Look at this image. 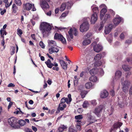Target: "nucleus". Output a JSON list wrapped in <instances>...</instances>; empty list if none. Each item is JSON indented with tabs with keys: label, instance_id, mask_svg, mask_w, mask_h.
<instances>
[{
	"label": "nucleus",
	"instance_id": "aec40b11",
	"mask_svg": "<svg viewBox=\"0 0 132 132\" xmlns=\"http://www.w3.org/2000/svg\"><path fill=\"white\" fill-rule=\"evenodd\" d=\"M108 95V93L106 90H104L102 91L100 94L101 97L104 98L107 97Z\"/></svg>",
	"mask_w": 132,
	"mask_h": 132
},
{
	"label": "nucleus",
	"instance_id": "bb28decb",
	"mask_svg": "<svg viewBox=\"0 0 132 132\" xmlns=\"http://www.w3.org/2000/svg\"><path fill=\"white\" fill-rule=\"evenodd\" d=\"M96 120L94 119L92 116H91V117L89 118L88 119V121L89 122V123L87 125H89L95 122L96 121Z\"/></svg>",
	"mask_w": 132,
	"mask_h": 132
},
{
	"label": "nucleus",
	"instance_id": "a19ab883",
	"mask_svg": "<svg viewBox=\"0 0 132 132\" xmlns=\"http://www.w3.org/2000/svg\"><path fill=\"white\" fill-rule=\"evenodd\" d=\"M18 109L19 111L18 110L15 111L14 112V113H16V114H23V113L20 110V108H19Z\"/></svg>",
	"mask_w": 132,
	"mask_h": 132
},
{
	"label": "nucleus",
	"instance_id": "7c9ffc66",
	"mask_svg": "<svg viewBox=\"0 0 132 132\" xmlns=\"http://www.w3.org/2000/svg\"><path fill=\"white\" fill-rule=\"evenodd\" d=\"M17 123H18L21 126H24L26 123V122L23 120H18Z\"/></svg>",
	"mask_w": 132,
	"mask_h": 132
},
{
	"label": "nucleus",
	"instance_id": "69168bd1",
	"mask_svg": "<svg viewBox=\"0 0 132 132\" xmlns=\"http://www.w3.org/2000/svg\"><path fill=\"white\" fill-rule=\"evenodd\" d=\"M131 43V41L130 40L128 39L126 40L125 43L128 44H130Z\"/></svg>",
	"mask_w": 132,
	"mask_h": 132
},
{
	"label": "nucleus",
	"instance_id": "ddd939ff",
	"mask_svg": "<svg viewBox=\"0 0 132 132\" xmlns=\"http://www.w3.org/2000/svg\"><path fill=\"white\" fill-rule=\"evenodd\" d=\"M93 49L94 51L98 53L102 50L103 47L101 45L98 44L94 46Z\"/></svg>",
	"mask_w": 132,
	"mask_h": 132
},
{
	"label": "nucleus",
	"instance_id": "9d476101",
	"mask_svg": "<svg viewBox=\"0 0 132 132\" xmlns=\"http://www.w3.org/2000/svg\"><path fill=\"white\" fill-rule=\"evenodd\" d=\"M18 120L14 117H11L8 120L9 124L11 126L15 125L18 122Z\"/></svg>",
	"mask_w": 132,
	"mask_h": 132
},
{
	"label": "nucleus",
	"instance_id": "a211bd4d",
	"mask_svg": "<svg viewBox=\"0 0 132 132\" xmlns=\"http://www.w3.org/2000/svg\"><path fill=\"white\" fill-rule=\"evenodd\" d=\"M60 62L61 66L63 69L66 70L67 69V63L65 62L62 60H60Z\"/></svg>",
	"mask_w": 132,
	"mask_h": 132
},
{
	"label": "nucleus",
	"instance_id": "39448f33",
	"mask_svg": "<svg viewBox=\"0 0 132 132\" xmlns=\"http://www.w3.org/2000/svg\"><path fill=\"white\" fill-rule=\"evenodd\" d=\"M89 18H87V21L84 22L80 26V30L81 32H83L88 30L89 28V25L87 21Z\"/></svg>",
	"mask_w": 132,
	"mask_h": 132
},
{
	"label": "nucleus",
	"instance_id": "ea45409f",
	"mask_svg": "<svg viewBox=\"0 0 132 132\" xmlns=\"http://www.w3.org/2000/svg\"><path fill=\"white\" fill-rule=\"evenodd\" d=\"M89 105V103L87 101H85L83 104V107L84 108H86Z\"/></svg>",
	"mask_w": 132,
	"mask_h": 132
},
{
	"label": "nucleus",
	"instance_id": "052dcab7",
	"mask_svg": "<svg viewBox=\"0 0 132 132\" xmlns=\"http://www.w3.org/2000/svg\"><path fill=\"white\" fill-rule=\"evenodd\" d=\"M129 94L130 95H132V86H131L129 89Z\"/></svg>",
	"mask_w": 132,
	"mask_h": 132
},
{
	"label": "nucleus",
	"instance_id": "473e14b6",
	"mask_svg": "<svg viewBox=\"0 0 132 132\" xmlns=\"http://www.w3.org/2000/svg\"><path fill=\"white\" fill-rule=\"evenodd\" d=\"M66 7L65 3H63L61 5L60 9V11H63L64 10Z\"/></svg>",
	"mask_w": 132,
	"mask_h": 132
},
{
	"label": "nucleus",
	"instance_id": "bf43d9fd",
	"mask_svg": "<svg viewBox=\"0 0 132 132\" xmlns=\"http://www.w3.org/2000/svg\"><path fill=\"white\" fill-rule=\"evenodd\" d=\"M110 94L112 96H114L115 95L114 90H111L110 91Z\"/></svg>",
	"mask_w": 132,
	"mask_h": 132
},
{
	"label": "nucleus",
	"instance_id": "6e6d98bb",
	"mask_svg": "<svg viewBox=\"0 0 132 132\" xmlns=\"http://www.w3.org/2000/svg\"><path fill=\"white\" fill-rule=\"evenodd\" d=\"M68 11L67 12H65V13H62L61 15V16L62 17H65L67 15V14H68Z\"/></svg>",
	"mask_w": 132,
	"mask_h": 132
},
{
	"label": "nucleus",
	"instance_id": "3c124183",
	"mask_svg": "<svg viewBox=\"0 0 132 132\" xmlns=\"http://www.w3.org/2000/svg\"><path fill=\"white\" fill-rule=\"evenodd\" d=\"M39 45L42 48H44L45 47V45L42 41H40L39 43Z\"/></svg>",
	"mask_w": 132,
	"mask_h": 132
},
{
	"label": "nucleus",
	"instance_id": "412c9836",
	"mask_svg": "<svg viewBox=\"0 0 132 132\" xmlns=\"http://www.w3.org/2000/svg\"><path fill=\"white\" fill-rule=\"evenodd\" d=\"M68 98H65V97H64V98L65 101V102H66L67 104H69L71 102L72 100V99L71 98V94H69L68 95Z\"/></svg>",
	"mask_w": 132,
	"mask_h": 132
},
{
	"label": "nucleus",
	"instance_id": "79ce46f5",
	"mask_svg": "<svg viewBox=\"0 0 132 132\" xmlns=\"http://www.w3.org/2000/svg\"><path fill=\"white\" fill-rule=\"evenodd\" d=\"M17 32L18 35L20 36H21V35L22 34V30L19 28L17 29Z\"/></svg>",
	"mask_w": 132,
	"mask_h": 132
},
{
	"label": "nucleus",
	"instance_id": "864d4df0",
	"mask_svg": "<svg viewBox=\"0 0 132 132\" xmlns=\"http://www.w3.org/2000/svg\"><path fill=\"white\" fill-rule=\"evenodd\" d=\"M24 131L25 132H33L31 129H29L28 128H25L24 129Z\"/></svg>",
	"mask_w": 132,
	"mask_h": 132
},
{
	"label": "nucleus",
	"instance_id": "c03bdc74",
	"mask_svg": "<svg viewBox=\"0 0 132 132\" xmlns=\"http://www.w3.org/2000/svg\"><path fill=\"white\" fill-rule=\"evenodd\" d=\"M65 102V101L64 97L62 98L61 101V103L59 104V106H62V105L64 104V103Z\"/></svg>",
	"mask_w": 132,
	"mask_h": 132
},
{
	"label": "nucleus",
	"instance_id": "20e7f679",
	"mask_svg": "<svg viewBox=\"0 0 132 132\" xmlns=\"http://www.w3.org/2000/svg\"><path fill=\"white\" fill-rule=\"evenodd\" d=\"M102 57L101 54H97L94 57V60L95 62L94 63V67H98L102 64V62L100 61Z\"/></svg>",
	"mask_w": 132,
	"mask_h": 132
},
{
	"label": "nucleus",
	"instance_id": "6e6552de",
	"mask_svg": "<svg viewBox=\"0 0 132 132\" xmlns=\"http://www.w3.org/2000/svg\"><path fill=\"white\" fill-rule=\"evenodd\" d=\"M104 106L103 105H100L96 107L94 111V112L96 115H99L102 110L104 109Z\"/></svg>",
	"mask_w": 132,
	"mask_h": 132
},
{
	"label": "nucleus",
	"instance_id": "c9c22d12",
	"mask_svg": "<svg viewBox=\"0 0 132 132\" xmlns=\"http://www.w3.org/2000/svg\"><path fill=\"white\" fill-rule=\"evenodd\" d=\"M12 9L13 10V12L14 13H16L17 11L18 10L17 6L15 4H13V5Z\"/></svg>",
	"mask_w": 132,
	"mask_h": 132
},
{
	"label": "nucleus",
	"instance_id": "f704fd0d",
	"mask_svg": "<svg viewBox=\"0 0 132 132\" xmlns=\"http://www.w3.org/2000/svg\"><path fill=\"white\" fill-rule=\"evenodd\" d=\"M0 34L1 37L4 38V35H6L7 33L4 30L2 29L0 30Z\"/></svg>",
	"mask_w": 132,
	"mask_h": 132
},
{
	"label": "nucleus",
	"instance_id": "0eeeda50",
	"mask_svg": "<svg viewBox=\"0 0 132 132\" xmlns=\"http://www.w3.org/2000/svg\"><path fill=\"white\" fill-rule=\"evenodd\" d=\"M68 32L69 36L71 39L73 38V34L75 36H77L78 34L77 29L75 28H73V29L70 28Z\"/></svg>",
	"mask_w": 132,
	"mask_h": 132
},
{
	"label": "nucleus",
	"instance_id": "f03ea898",
	"mask_svg": "<svg viewBox=\"0 0 132 132\" xmlns=\"http://www.w3.org/2000/svg\"><path fill=\"white\" fill-rule=\"evenodd\" d=\"M89 71L90 74L92 75L97 74L98 75L102 76L103 75L104 72L103 69L100 67H95Z\"/></svg>",
	"mask_w": 132,
	"mask_h": 132
},
{
	"label": "nucleus",
	"instance_id": "13d9d810",
	"mask_svg": "<svg viewBox=\"0 0 132 132\" xmlns=\"http://www.w3.org/2000/svg\"><path fill=\"white\" fill-rule=\"evenodd\" d=\"M120 38L121 39H123L125 37L124 35L123 34V33H122L120 35Z\"/></svg>",
	"mask_w": 132,
	"mask_h": 132
},
{
	"label": "nucleus",
	"instance_id": "49530a36",
	"mask_svg": "<svg viewBox=\"0 0 132 132\" xmlns=\"http://www.w3.org/2000/svg\"><path fill=\"white\" fill-rule=\"evenodd\" d=\"M80 123H78L76 125V128L78 130L80 131L81 130V126Z\"/></svg>",
	"mask_w": 132,
	"mask_h": 132
},
{
	"label": "nucleus",
	"instance_id": "f3484780",
	"mask_svg": "<svg viewBox=\"0 0 132 132\" xmlns=\"http://www.w3.org/2000/svg\"><path fill=\"white\" fill-rule=\"evenodd\" d=\"M122 125V123L121 122H117L115 123L113 125V128H111V131L113 130L114 129H116L118 128H120Z\"/></svg>",
	"mask_w": 132,
	"mask_h": 132
},
{
	"label": "nucleus",
	"instance_id": "338daca9",
	"mask_svg": "<svg viewBox=\"0 0 132 132\" xmlns=\"http://www.w3.org/2000/svg\"><path fill=\"white\" fill-rule=\"evenodd\" d=\"M85 73V72H84L82 71L80 74V77H82L84 75Z\"/></svg>",
	"mask_w": 132,
	"mask_h": 132
},
{
	"label": "nucleus",
	"instance_id": "a878e982",
	"mask_svg": "<svg viewBox=\"0 0 132 132\" xmlns=\"http://www.w3.org/2000/svg\"><path fill=\"white\" fill-rule=\"evenodd\" d=\"M48 45L50 46H53L56 45V42L52 40H48Z\"/></svg>",
	"mask_w": 132,
	"mask_h": 132
},
{
	"label": "nucleus",
	"instance_id": "4c0bfd02",
	"mask_svg": "<svg viewBox=\"0 0 132 132\" xmlns=\"http://www.w3.org/2000/svg\"><path fill=\"white\" fill-rule=\"evenodd\" d=\"M15 47H11V55H13L15 52Z\"/></svg>",
	"mask_w": 132,
	"mask_h": 132
},
{
	"label": "nucleus",
	"instance_id": "5701e85b",
	"mask_svg": "<svg viewBox=\"0 0 132 132\" xmlns=\"http://www.w3.org/2000/svg\"><path fill=\"white\" fill-rule=\"evenodd\" d=\"M90 43V40L86 38L83 41L82 44L83 45H87L89 44Z\"/></svg>",
	"mask_w": 132,
	"mask_h": 132
},
{
	"label": "nucleus",
	"instance_id": "c85d7f7f",
	"mask_svg": "<svg viewBox=\"0 0 132 132\" xmlns=\"http://www.w3.org/2000/svg\"><path fill=\"white\" fill-rule=\"evenodd\" d=\"M95 6V5H93L92 6V10L94 12L97 13L98 12V8L97 7H94Z\"/></svg>",
	"mask_w": 132,
	"mask_h": 132
},
{
	"label": "nucleus",
	"instance_id": "37998d69",
	"mask_svg": "<svg viewBox=\"0 0 132 132\" xmlns=\"http://www.w3.org/2000/svg\"><path fill=\"white\" fill-rule=\"evenodd\" d=\"M89 102L91 103V104L94 106H95L97 104V103L96 100H94L89 101Z\"/></svg>",
	"mask_w": 132,
	"mask_h": 132
},
{
	"label": "nucleus",
	"instance_id": "09e8293b",
	"mask_svg": "<svg viewBox=\"0 0 132 132\" xmlns=\"http://www.w3.org/2000/svg\"><path fill=\"white\" fill-rule=\"evenodd\" d=\"M69 132H77L76 130L71 128H69Z\"/></svg>",
	"mask_w": 132,
	"mask_h": 132
},
{
	"label": "nucleus",
	"instance_id": "774afa93",
	"mask_svg": "<svg viewBox=\"0 0 132 132\" xmlns=\"http://www.w3.org/2000/svg\"><path fill=\"white\" fill-rule=\"evenodd\" d=\"M54 70H56V71H58L59 70V68L58 67H53L52 68Z\"/></svg>",
	"mask_w": 132,
	"mask_h": 132
},
{
	"label": "nucleus",
	"instance_id": "4d7b16f0",
	"mask_svg": "<svg viewBox=\"0 0 132 132\" xmlns=\"http://www.w3.org/2000/svg\"><path fill=\"white\" fill-rule=\"evenodd\" d=\"M77 77L76 76H75L74 78L76 79V80H74V84L75 83H77L79 79V78H77Z\"/></svg>",
	"mask_w": 132,
	"mask_h": 132
},
{
	"label": "nucleus",
	"instance_id": "72a5a7b5",
	"mask_svg": "<svg viewBox=\"0 0 132 132\" xmlns=\"http://www.w3.org/2000/svg\"><path fill=\"white\" fill-rule=\"evenodd\" d=\"M62 106H59V107L58 108V111L60 110L62 111L64 110V108L66 107V105L65 104L62 105Z\"/></svg>",
	"mask_w": 132,
	"mask_h": 132
},
{
	"label": "nucleus",
	"instance_id": "dca6fc26",
	"mask_svg": "<svg viewBox=\"0 0 132 132\" xmlns=\"http://www.w3.org/2000/svg\"><path fill=\"white\" fill-rule=\"evenodd\" d=\"M59 50V48L58 47H52L49 49V52L51 54L55 52L57 53Z\"/></svg>",
	"mask_w": 132,
	"mask_h": 132
},
{
	"label": "nucleus",
	"instance_id": "e2e57ef3",
	"mask_svg": "<svg viewBox=\"0 0 132 132\" xmlns=\"http://www.w3.org/2000/svg\"><path fill=\"white\" fill-rule=\"evenodd\" d=\"M8 87H14L15 86V85L13 83H11L9 84L7 86Z\"/></svg>",
	"mask_w": 132,
	"mask_h": 132
},
{
	"label": "nucleus",
	"instance_id": "4468645a",
	"mask_svg": "<svg viewBox=\"0 0 132 132\" xmlns=\"http://www.w3.org/2000/svg\"><path fill=\"white\" fill-rule=\"evenodd\" d=\"M113 28V25L110 24L105 27V33L106 34H108L111 31Z\"/></svg>",
	"mask_w": 132,
	"mask_h": 132
},
{
	"label": "nucleus",
	"instance_id": "cd10ccee",
	"mask_svg": "<svg viewBox=\"0 0 132 132\" xmlns=\"http://www.w3.org/2000/svg\"><path fill=\"white\" fill-rule=\"evenodd\" d=\"M73 4V3L71 1L65 3L66 6L67 7V9H68L71 8Z\"/></svg>",
	"mask_w": 132,
	"mask_h": 132
},
{
	"label": "nucleus",
	"instance_id": "8fccbe9b",
	"mask_svg": "<svg viewBox=\"0 0 132 132\" xmlns=\"http://www.w3.org/2000/svg\"><path fill=\"white\" fill-rule=\"evenodd\" d=\"M107 11L106 9L105 8H103L101 11V13L104 14Z\"/></svg>",
	"mask_w": 132,
	"mask_h": 132
},
{
	"label": "nucleus",
	"instance_id": "2f4dec72",
	"mask_svg": "<svg viewBox=\"0 0 132 132\" xmlns=\"http://www.w3.org/2000/svg\"><path fill=\"white\" fill-rule=\"evenodd\" d=\"M122 68L125 71H127L129 70L131 68L129 67L127 65H123L122 66Z\"/></svg>",
	"mask_w": 132,
	"mask_h": 132
},
{
	"label": "nucleus",
	"instance_id": "a18cd8bd",
	"mask_svg": "<svg viewBox=\"0 0 132 132\" xmlns=\"http://www.w3.org/2000/svg\"><path fill=\"white\" fill-rule=\"evenodd\" d=\"M104 22H104L103 21H102L101 22L100 25V27L98 29L100 31L103 28L104 26Z\"/></svg>",
	"mask_w": 132,
	"mask_h": 132
},
{
	"label": "nucleus",
	"instance_id": "2eb2a0df",
	"mask_svg": "<svg viewBox=\"0 0 132 132\" xmlns=\"http://www.w3.org/2000/svg\"><path fill=\"white\" fill-rule=\"evenodd\" d=\"M40 5L43 9H47L49 8L47 3L45 1H43L40 3Z\"/></svg>",
	"mask_w": 132,
	"mask_h": 132
},
{
	"label": "nucleus",
	"instance_id": "603ef678",
	"mask_svg": "<svg viewBox=\"0 0 132 132\" xmlns=\"http://www.w3.org/2000/svg\"><path fill=\"white\" fill-rule=\"evenodd\" d=\"M110 15L108 14H106L104 18V21L105 20H106L108 19H110Z\"/></svg>",
	"mask_w": 132,
	"mask_h": 132
},
{
	"label": "nucleus",
	"instance_id": "f8f14e48",
	"mask_svg": "<svg viewBox=\"0 0 132 132\" xmlns=\"http://www.w3.org/2000/svg\"><path fill=\"white\" fill-rule=\"evenodd\" d=\"M122 21V19L119 16L117 15L116 17L113 19V22L114 24L116 26L118 25L121 21Z\"/></svg>",
	"mask_w": 132,
	"mask_h": 132
},
{
	"label": "nucleus",
	"instance_id": "f257e3e1",
	"mask_svg": "<svg viewBox=\"0 0 132 132\" xmlns=\"http://www.w3.org/2000/svg\"><path fill=\"white\" fill-rule=\"evenodd\" d=\"M52 29V26L47 22H43L40 24L39 29L43 36H48Z\"/></svg>",
	"mask_w": 132,
	"mask_h": 132
},
{
	"label": "nucleus",
	"instance_id": "de8ad7c7",
	"mask_svg": "<svg viewBox=\"0 0 132 132\" xmlns=\"http://www.w3.org/2000/svg\"><path fill=\"white\" fill-rule=\"evenodd\" d=\"M92 35V33L91 32H88L85 36V37L87 38L90 37Z\"/></svg>",
	"mask_w": 132,
	"mask_h": 132
},
{
	"label": "nucleus",
	"instance_id": "6ab92c4d",
	"mask_svg": "<svg viewBox=\"0 0 132 132\" xmlns=\"http://www.w3.org/2000/svg\"><path fill=\"white\" fill-rule=\"evenodd\" d=\"M67 127L66 126H64V125H61L58 129L59 132H62L64 131H65V130L67 128Z\"/></svg>",
	"mask_w": 132,
	"mask_h": 132
},
{
	"label": "nucleus",
	"instance_id": "4be33fe9",
	"mask_svg": "<svg viewBox=\"0 0 132 132\" xmlns=\"http://www.w3.org/2000/svg\"><path fill=\"white\" fill-rule=\"evenodd\" d=\"M121 72L119 70L117 71L115 74V79L117 80L120 78L121 75Z\"/></svg>",
	"mask_w": 132,
	"mask_h": 132
},
{
	"label": "nucleus",
	"instance_id": "680f3d73",
	"mask_svg": "<svg viewBox=\"0 0 132 132\" xmlns=\"http://www.w3.org/2000/svg\"><path fill=\"white\" fill-rule=\"evenodd\" d=\"M13 102H10L9 104V105H8V110L11 107V106L13 104Z\"/></svg>",
	"mask_w": 132,
	"mask_h": 132
},
{
	"label": "nucleus",
	"instance_id": "423d86ee",
	"mask_svg": "<svg viewBox=\"0 0 132 132\" xmlns=\"http://www.w3.org/2000/svg\"><path fill=\"white\" fill-rule=\"evenodd\" d=\"M54 38L55 39H59L63 44L65 45L66 44V41L65 39L60 34L56 33L54 36Z\"/></svg>",
	"mask_w": 132,
	"mask_h": 132
},
{
	"label": "nucleus",
	"instance_id": "1a4fd4ad",
	"mask_svg": "<svg viewBox=\"0 0 132 132\" xmlns=\"http://www.w3.org/2000/svg\"><path fill=\"white\" fill-rule=\"evenodd\" d=\"M32 7V4L29 3H27L23 5V12H25L26 10L29 11Z\"/></svg>",
	"mask_w": 132,
	"mask_h": 132
},
{
	"label": "nucleus",
	"instance_id": "393cba45",
	"mask_svg": "<svg viewBox=\"0 0 132 132\" xmlns=\"http://www.w3.org/2000/svg\"><path fill=\"white\" fill-rule=\"evenodd\" d=\"M89 80L90 81L95 82L98 81V79H97L96 77L93 76H92L89 78Z\"/></svg>",
	"mask_w": 132,
	"mask_h": 132
},
{
	"label": "nucleus",
	"instance_id": "b1692460",
	"mask_svg": "<svg viewBox=\"0 0 132 132\" xmlns=\"http://www.w3.org/2000/svg\"><path fill=\"white\" fill-rule=\"evenodd\" d=\"M45 64H46L48 67L51 68L53 66V64L51 63L50 59H48L45 62Z\"/></svg>",
	"mask_w": 132,
	"mask_h": 132
},
{
	"label": "nucleus",
	"instance_id": "58836bf2",
	"mask_svg": "<svg viewBox=\"0 0 132 132\" xmlns=\"http://www.w3.org/2000/svg\"><path fill=\"white\" fill-rule=\"evenodd\" d=\"M15 3L18 5L20 6L22 4L21 0H14Z\"/></svg>",
	"mask_w": 132,
	"mask_h": 132
},
{
	"label": "nucleus",
	"instance_id": "7ed1b4c3",
	"mask_svg": "<svg viewBox=\"0 0 132 132\" xmlns=\"http://www.w3.org/2000/svg\"><path fill=\"white\" fill-rule=\"evenodd\" d=\"M123 79V78L121 79V84L123 86V90L125 93H127L128 92V87L130 83L129 81L127 80H125L123 82L122 80Z\"/></svg>",
	"mask_w": 132,
	"mask_h": 132
},
{
	"label": "nucleus",
	"instance_id": "e433bc0d",
	"mask_svg": "<svg viewBox=\"0 0 132 132\" xmlns=\"http://www.w3.org/2000/svg\"><path fill=\"white\" fill-rule=\"evenodd\" d=\"M87 94V92L86 91L84 90L82 91L80 94L82 98H84Z\"/></svg>",
	"mask_w": 132,
	"mask_h": 132
},
{
	"label": "nucleus",
	"instance_id": "5fc2aeb1",
	"mask_svg": "<svg viewBox=\"0 0 132 132\" xmlns=\"http://www.w3.org/2000/svg\"><path fill=\"white\" fill-rule=\"evenodd\" d=\"M75 118L77 120H80L82 119L83 117L82 116H75Z\"/></svg>",
	"mask_w": 132,
	"mask_h": 132
},
{
	"label": "nucleus",
	"instance_id": "c756f323",
	"mask_svg": "<svg viewBox=\"0 0 132 132\" xmlns=\"http://www.w3.org/2000/svg\"><path fill=\"white\" fill-rule=\"evenodd\" d=\"M92 84L90 82H88L86 83L85 85V88L87 89H89L92 87Z\"/></svg>",
	"mask_w": 132,
	"mask_h": 132
},
{
	"label": "nucleus",
	"instance_id": "9b49d317",
	"mask_svg": "<svg viewBox=\"0 0 132 132\" xmlns=\"http://www.w3.org/2000/svg\"><path fill=\"white\" fill-rule=\"evenodd\" d=\"M98 17L97 13H94L91 16L90 22L92 24H94L97 19Z\"/></svg>",
	"mask_w": 132,
	"mask_h": 132
},
{
	"label": "nucleus",
	"instance_id": "0e129e2a",
	"mask_svg": "<svg viewBox=\"0 0 132 132\" xmlns=\"http://www.w3.org/2000/svg\"><path fill=\"white\" fill-rule=\"evenodd\" d=\"M32 129L35 132H36L37 130V128L34 126H32Z\"/></svg>",
	"mask_w": 132,
	"mask_h": 132
}]
</instances>
